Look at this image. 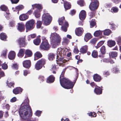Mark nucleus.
<instances>
[{"label": "nucleus", "instance_id": "23", "mask_svg": "<svg viewBox=\"0 0 121 121\" xmlns=\"http://www.w3.org/2000/svg\"><path fill=\"white\" fill-rule=\"evenodd\" d=\"M101 90L100 87H95L94 91L96 94L99 95L101 94L102 92Z\"/></svg>", "mask_w": 121, "mask_h": 121}, {"label": "nucleus", "instance_id": "28", "mask_svg": "<svg viewBox=\"0 0 121 121\" xmlns=\"http://www.w3.org/2000/svg\"><path fill=\"white\" fill-rule=\"evenodd\" d=\"M87 50V46L85 45L82 47L80 49V52L82 53H86Z\"/></svg>", "mask_w": 121, "mask_h": 121}, {"label": "nucleus", "instance_id": "46", "mask_svg": "<svg viewBox=\"0 0 121 121\" xmlns=\"http://www.w3.org/2000/svg\"><path fill=\"white\" fill-rule=\"evenodd\" d=\"M116 41L117 43L118 44L120 45L121 43V37L119 36L116 38Z\"/></svg>", "mask_w": 121, "mask_h": 121}, {"label": "nucleus", "instance_id": "25", "mask_svg": "<svg viewBox=\"0 0 121 121\" xmlns=\"http://www.w3.org/2000/svg\"><path fill=\"white\" fill-rule=\"evenodd\" d=\"M94 80L96 82H99L101 80L100 77L97 74H95L93 76Z\"/></svg>", "mask_w": 121, "mask_h": 121}, {"label": "nucleus", "instance_id": "54", "mask_svg": "<svg viewBox=\"0 0 121 121\" xmlns=\"http://www.w3.org/2000/svg\"><path fill=\"white\" fill-rule=\"evenodd\" d=\"M41 114V112L39 111H37L35 113L36 115L38 116H40Z\"/></svg>", "mask_w": 121, "mask_h": 121}, {"label": "nucleus", "instance_id": "45", "mask_svg": "<svg viewBox=\"0 0 121 121\" xmlns=\"http://www.w3.org/2000/svg\"><path fill=\"white\" fill-rule=\"evenodd\" d=\"M118 10V9L116 7H113L111 9V11L113 13H117Z\"/></svg>", "mask_w": 121, "mask_h": 121}, {"label": "nucleus", "instance_id": "43", "mask_svg": "<svg viewBox=\"0 0 121 121\" xmlns=\"http://www.w3.org/2000/svg\"><path fill=\"white\" fill-rule=\"evenodd\" d=\"M105 49L104 46H102L100 49V51L101 53L102 54H104L105 52Z\"/></svg>", "mask_w": 121, "mask_h": 121}, {"label": "nucleus", "instance_id": "60", "mask_svg": "<svg viewBox=\"0 0 121 121\" xmlns=\"http://www.w3.org/2000/svg\"><path fill=\"white\" fill-rule=\"evenodd\" d=\"M63 42L67 44L69 42V40L66 38H64L63 39Z\"/></svg>", "mask_w": 121, "mask_h": 121}, {"label": "nucleus", "instance_id": "13", "mask_svg": "<svg viewBox=\"0 0 121 121\" xmlns=\"http://www.w3.org/2000/svg\"><path fill=\"white\" fill-rule=\"evenodd\" d=\"M86 15V13L85 11L84 10L81 11L79 14V18L80 20L82 21L84 19Z\"/></svg>", "mask_w": 121, "mask_h": 121}, {"label": "nucleus", "instance_id": "61", "mask_svg": "<svg viewBox=\"0 0 121 121\" xmlns=\"http://www.w3.org/2000/svg\"><path fill=\"white\" fill-rule=\"evenodd\" d=\"M32 12L33 11L31 9H30L28 11L26 14L27 15H30L32 13Z\"/></svg>", "mask_w": 121, "mask_h": 121}, {"label": "nucleus", "instance_id": "14", "mask_svg": "<svg viewBox=\"0 0 121 121\" xmlns=\"http://www.w3.org/2000/svg\"><path fill=\"white\" fill-rule=\"evenodd\" d=\"M32 9L34 10L35 8H37L38 10H42L43 8V7L41 4H35L32 5Z\"/></svg>", "mask_w": 121, "mask_h": 121}, {"label": "nucleus", "instance_id": "30", "mask_svg": "<svg viewBox=\"0 0 121 121\" xmlns=\"http://www.w3.org/2000/svg\"><path fill=\"white\" fill-rule=\"evenodd\" d=\"M46 82L48 83H51L53 82V75H50L47 78Z\"/></svg>", "mask_w": 121, "mask_h": 121}, {"label": "nucleus", "instance_id": "3", "mask_svg": "<svg viewBox=\"0 0 121 121\" xmlns=\"http://www.w3.org/2000/svg\"><path fill=\"white\" fill-rule=\"evenodd\" d=\"M42 42L39 46L41 50L47 51L50 49V46L45 37H42Z\"/></svg>", "mask_w": 121, "mask_h": 121}, {"label": "nucleus", "instance_id": "32", "mask_svg": "<svg viewBox=\"0 0 121 121\" xmlns=\"http://www.w3.org/2000/svg\"><path fill=\"white\" fill-rule=\"evenodd\" d=\"M64 5L65 10L68 9L71 7L70 4L67 2H64Z\"/></svg>", "mask_w": 121, "mask_h": 121}, {"label": "nucleus", "instance_id": "7", "mask_svg": "<svg viewBox=\"0 0 121 121\" xmlns=\"http://www.w3.org/2000/svg\"><path fill=\"white\" fill-rule=\"evenodd\" d=\"M16 42L20 48L25 47L26 45L25 38L24 37L19 38L17 40Z\"/></svg>", "mask_w": 121, "mask_h": 121}, {"label": "nucleus", "instance_id": "55", "mask_svg": "<svg viewBox=\"0 0 121 121\" xmlns=\"http://www.w3.org/2000/svg\"><path fill=\"white\" fill-rule=\"evenodd\" d=\"M4 112L2 110H0V119H1L3 117Z\"/></svg>", "mask_w": 121, "mask_h": 121}, {"label": "nucleus", "instance_id": "41", "mask_svg": "<svg viewBox=\"0 0 121 121\" xmlns=\"http://www.w3.org/2000/svg\"><path fill=\"white\" fill-rule=\"evenodd\" d=\"M24 6L22 5H19L16 6L15 9L16 10H18V11L20 10H22L24 8Z\"/></svg>", "mask_w": 121, "mask_h": 121}, {"label": "nucleus", "instance_id": "39", "mask_svg": "<svg viewBox=\"0 0 121 121\" xmlns=\"http://www.w3.org/2000/svg\"><path fill=\"white\" fill-rule=\"evenodd\" d=\"M0 9L2 11H5L7 10L8 8L5 5H3L0 6Z\"/></svg>", "mask_w": 121, "mask_h": 121}, {"label": "nucleus", "instance_id": "50", "mask_svg": "<svg viewBox=\"0 0 121 121\" xmlns=\"http://www.w3.org/2000/svg\"><path fill=\"white\" fill-rule=\"evenodd\" d=\"M12 68L15 69H18V65L17 63L14 64L12 66Z\"/></svg>", "mask_w": 121, "mask_h": 121}, {"label": "nucleus", "instance_id": "40", "mask_svg": "<svg viewBox=\"0 0 121 121\" xmlns=\"http://www.w3.org/2000/svg\"><path fill=\"white\" fill-rule=\"evenodd\" d=\"M111 31L108 29H106L104 31V34L105 35H108L111 33Z\"/></svg>", "mask_w": 121, "mask_h": 121}, {"label": "nucleus", "instance_id": "24", "mask_svg": "<svg viewBox=\"0 0 121 121\" xmlns=\"http://www.w3.org/2000/svg\"><path fill=\"white\" fill-rule=\"evenodd\" d=\"M25 51V49H21L17 54L18 56L19 57H22L24 55Z\"/></svg>", "mask_w": 121, "mask_h": 121}, {"label": "nucleus", "instance_id": "58", "mask_svg": "<svg viewBox=\"0 0 121 121\" xmlns=\"http://www.w3.org/2000/svg\"><path fill=\"white\" fill-rule=\"evenodd\" d=\"M9 25L11 27H13L15 26L14 22L13 21H11L10 22Z\"/></svg>", "mask_w": 121, "mask_h": 121}, {"label": "nucleus", "instance_id": "29", "mask_svg": "<svg viewBox=\"0 0 121 121\" xmlns=\"http://www.w3.org/2000/svg\"><path fill=\"white\" fill-rule=\"evenodd\" d=\"M41 10H36L34 12V14L35 17L37 18L39 17L40 16V12Z\"/></svg>", "mask_w": 121, "mask_h": 121}, {"label": "nucleus", "instance_id": "48", "mask_svg": "<svg viewBox=\"0 0 121 121\" xmlns=\"http://www.w3.org/2000/svg\"><path fill=\"white\" fill-rule=\"evenodd\" d=\"M78 4L81 6H82L84 4L83 0H79L77 2Z\"/></svg>", "mask_w": 121, "mask_h": 121}, {"label": "nucleus", "instance_id": "22", "mask_svg": "<svg viewBox=\"0 0 121 121\" xmlns=\"http://www.w3.org/2000/svg\"><path fill=\"white\" fill-rule=\"evenodd\" d=\"M68 22H65L64 26H62L61 27L62 30L65 32H66L67 30V28L68 27Z\"/></svg>", "mask_w": 121, "mask_h": 121}, {"label": "nucleus", "instance_id": "64", "mask_svg": "<svg viewBox=\"0 0 121 121\" xmlns=\"http://www.w3.org/2000/svg\"><path fill=\"white\" fill-rule=\"evenodd\" d=\"M28 73V71L26 70H24V75L26 76Z\"/></svg>", "mask_w": 121, "mask_h": 121}, {"label": "nucleus", "instance_id": "42", "mask_svg": "<svg viewBox=\"0 0 121 121\" xmlns=\"http://www.w3.org/2000/svg\"><path fill=\"white\" fill-rule=\"evenodd\" d=\"M98 55V53L97 51L95 50H94L93 51L92 54V56L95 58H96Z\"/></svg>", "mask_w": 121, "mask_h": 121}, {"label": "nucleus", "instance_id": "2", "mask_svg": "<svg viewBox=\"0 0 121 121\" xmlns=\"http://www.w3.org/2000/svg\"><path fill=\"white\" fill-rule=\"evenodd\" d=\"M66 68H65L63 70L60 77V82L61 86L63 88L66 89L72 88L74 84L68 79L64 78L63 77Z\"/></svg>", "mask_w": 121, "mask_h": 121}, {"label": "nucleus", "instance_id": "62", "mask_svg": "<svg viewBox=\"0 0 121 121\" xmlns=\"http://www.w3.org/2000/svg\"><path fill=\"white\" fill-rule=\"evenodd\" d=\"M75 12L76 11L75 10H73L71 11L70 14L72 15H73L75 14Z\"/></svg>", "mask_w": 121, "mask_h": 121}, {"label": "nucleus", "instance_id": "18", "mask_svg": "<svg viewBox=\"0 0 121 121\" xmlns=\"http://www.w3.org/2000/svg\"><path fill=\"white\" fill-rule=\"evenodd\" d=\"M42 57V55L41 53L39 52H37L34 54V60H37Z\"/></svg>", "mask_w": 121, "mask_h": 121}, {"label": "nucleus", "instance_id": "63", "mask_svg": "<svg viewBox=\"0 0 121 121\" xmlns=\"http://www.w3.org/2000/svg\"><path fill=\"white\" fill-rule=\"evenodd\" d=\"M39 79L42 82H43L44 81V78L43 76H40L39 77Z\"/></svg>", "mask_w": 121, "mask_h": 121}, {"label": "nucleus", "instance_id": "47", "mask_svg": "<svg viewBox=\"0 0 121 121\" xmlns=\"http://www.w3.org/2000/svg\"><path fill=\"white\" fill-rule=\"evenodd\" d=\"M5 75L4 72L2 71L1 69L0 68V79L1 78V77H4Z\"/></svg>", "mask_w": 121, "mask_h": 121}, {"label": "nucleus", "instance_id": "27", "mask_svg": "<svg viewBox=\"0 0 121 121\" xmlns=\"http://www.w3.org/2000/svg\"><path fill=\"white\" fill-rule=\"evenodd\" d=\"M116 42L114 41L109 40L108 41V45L110 47L114 46Z\"/></svg>", "mask_w": 121, "mask_h": 121}, {"label": "nucleus", "instance_id": "21", "mask_svg": "<svg viewBox=\"0 0 121 121\" xmlns=\"http://www.w3.org/2000/svg\"><path fill=\"white\" fill-rule=\"evenodd\" d=\"M91 38L92 36L91 34L90 33H87L85 35L84 39L86 42H87Z\"/></svg>", "mask_w": 121, "mask_h": 121}, {"label": "nucleus", "instance_id": "6", "mask_svg": "<svg viewBox=\"0 0 121 121\" xmlns=\"http://www.w3.org/2000/svg\"><path fill=\"white\" fill-rule=\"evenodd\" d=\"M46 60L44 58H42L38 60L35 65V68L39 70L41 69L46 63Z\"/></svg>", "mask_w": 121, "mask_h": 121}, {"label": "nucleus", "instance_id": "59", "mask_svg": "<svg viewBox=\"0 0 121 121\" xmlns=\"http://www.w3.org/2000/svg\"><path fill=\"white\" fill-rule=\"evenodd\" d=\"M36 35L35 34H31L29 35V38H31V39L34 38L36 37Z\"/></svg>", "mask_w": 121, "mask_h": 121}, {"label": "nucleus", "instance_id": "8", "mask_svg": "<svg viewBox=\"0 0 121 121\" xmlns=\"http://www.w3.org/2000/svg\"><path fill=\"white\" fill-rule=\"evenodd\" d=\"M91 2L89 6L90 9L92 11L96 9L99 6V2L96 0H91Z\"/></svg>", "mask_w": 121, "mask_h": 121}, {"label": "nucleus", "instance_id": "11", "mask_svg": "<svg viewBox=\"0 0 121 121\" xmlns=\"http://www.w3.org/2000/svg\"><path fill=\"white\" fill-rule=\"evenodd\" d=\"M23 66L26 68L29 69L31 66V63L30 60H26L22 62Z\"/></svg>", "mask_w": 121, "mask_h": 121}, {"label": "nucleus", "instance_id": "9", "mask_svg": "<svg viewBox=\"0 0 121 121\" xmlns=\"http://www.w3.org/2000/svg\"><path fill=\"white\" fill-rule=\"evenodd\" d=\"M61 40V38L59 35L55 33H53V45H58Z\"/></svg>", "mask_w": 121, "mask_h": 121}, {"label": "nucleus", "instance_id": "44", "mask_svg": "<svg viewBox=\"0 0 121 121\" xmlns=\"http://www.w3.org/2000/svg\"><path fill=\"white\" fill-rule=\"evenodd\" d=\"M1 67L2 69L4 70H5L7 69L8 68V66L7 64H6L4 63L3 64L1 65Z\"/></svg>", "mask_w": 121, "mask_h": 121}, {"label": "nucleus", "instance_id": "4", "mask_svg": "<svg viewBox=\"0 0 121 121\" xmlns=\"http://www.w3.org/2000/svg\"><path fill=\"white\" fill-rule=\"evenodd\" d=\"M42 19L44 24L47 26L50 24L51 23L52 20V17L49 14L44 13L43 15Z\"/></svg>", "mask_w": 121, "mask_h": 121}, {"label": "nucleus", "instance_id": "38", "mask_svg": "<svg viewBox=\"0 0 121 121\" xmlns=\"http://www.w3.org/2000/svg\"><path fill=\"white\" fill-rule=\"evenodd\" d=\"M7 50L6 49H5L3 51L2 54H1V57H6V54L7 52Z\"/></svg>", "mask_w": 121, "mask_h": 121}, {"label": "nucleus", "instance_id": "36", "mask_svg": "<svg viewBox=\"0 0 121 121\" xmlns=\"http://www.w3.org/2000/svg\"><path fill=\"white\" fill-rule=\"evenodd\" d=\"M42 22L40 21H38L36 23V27L37 28H40L41 26Z\"/></svg>", "mask_w": 121, "mask_h": 121}, {"label": "nucleus", "instance_id": "26", "mask_svg": "<svg viewBox=\"0 0 121 121\" xmlns=\"http://www.w3.org/2000/svg\"><path fill=\"white\" fill-rule=\"evenodd\" d=\"M109 55L110 58H114L117 56V53L116 52H110Z\"/></svg>", "mask_w": 121, "mask_h": 121}, {"label": "nucleus", "instance_id": "34", "mask_svg": "<svg viewBox=\"0 0 121 121\" xmlns=\"http://www.w3.org/2000/svg\"><path fill=\"white\" fill-rule=\"evenodd\" d=\"M102 31L100 30L96 31L94 33V35L95 36H98L101 35L102 34Z\"/></svg>", "mask_w": 121, "mask_h": 121}, {"label": "nucleus", "instance_id": "57", "mask_svg": "<svg viewBox=\"0 0 121 121\" xmlns=\"http://www.w3.org/2000/svg\"><path fill=\"white\" fill-rule=\"evenodd\" d=\"M17 100V98L15 97H14L13 98L10 100V101L11 102H14Z\"/></svg>", "mask_w": 121, "mask_h": 121}, {"label": "nucleus", "instance_id": "5", "mask_svg": "<svg viewBox=\"0 0 121 121\" xmlns=\"http://www.w3.org/2000/svg\"><path fill=\"white\" fill-rule=\"evenodd\" d=\"M35 20L32 19L27 22L25 24L26 32L34 28Z\"/></svg>", "mask_w": 121, "mask_h": 121}, {"label": "nucleus", "instance_id": "20", "mask_svg": "<svg viewBox=\"0 0 121 121\" xmlns=\"http://www.w3.org/2000/svg\"><path fill=\"white\" fill-rule=\"evenodd\" d=\"M7 36L5 33L2 32L0 34V39L2 40L6 41Z\"/></svg>", "mask_w": 121, "mask_h": 121}, {"label": "nucleus", "instance_id": "1", "mask_svg": "<svg viewBox=\"0 0 121 121\" xmlns=\"http://www.w3.org/2000/svg\"><path fill=\"white\" fill-rule=\"evenodd\" d=\"M29 100L27 97L24 100V105L20 107L19 110V113L21 118L25 120L27 118V116L28 114V111L30 113L29 114L28 117L30 118L32 116V113L31 108L29 104Z\"/></svg>", "mask_w": 121, "mask_h": 121}, {"label": "nucleus", "instance_id": "51", "mask_svg": "<svg viewBox=\"0 0 121 121\" xmlns=\"http://www.w3.org/2000/svg\"><path fill=\"white\" fill-rule=\"evenodd\" d=\"M104 41H100L98 43L97 45V46L99 47L101 46L104 43Z\"/></svg>", "mask_w": 121, "mask_h": 121}, {"label": "nucleus", "instance_id": "52", "mask_svg": "<svg viewBox=\"0 0 121 121\" xmlns=\"http://www.w3.org/2000/svg\"><path fill=\"white\" fill-rule=\"evenodd\" d=\"M13 4H17L19 1V0H10Z\"/></svg>", "mask_w": 121, "mask_h": 121}, {"label": "nucleus", "instance_id": "12", "mask_svg": "<svg viewBox=\"0 0 121 121\" xmlns=\"http://www.w3.org/2000/svg\"><path fill=\"white\" fill-rule=\"evenodd\" d=\"M83 32V30L82 28L78 27L76 28L75 30V33L76 35L78 36L82 35Z\"/></svg>", "mask_w": 121, "mask_h": 121}, {"label": "nucleus", "instance_id": "10", "mask_svg": "<svg viewBox=\"0 0 121 121\" xmlns=\"http://www.w3.org/2000/svg\"><path fill=\"white\" fill-rule=\"evenodd\" d=\"M17 30L20 32H23L25 30V26L23 23H18L17 26Z\"/></svg>", "mask_w": 121, "mask_h": 121}, {"label": "nucleus", "instance_id": "49", "mask_svg": "<svg viewBox=\"0 0 121 121\" xmlns=\"http://www.w3.org/2000/svg\"><path fill=\"white\" fill-rule=\"evenodd\" d=\"M98 38H94L91 39L90 41V42L92 44H94L98 40Z\"/></svg>", "mask_w": 121, "mask_h": 121}, {"label": "nucleus", "instance_id": "53", "mask_svg": "<svg viewBox=\"0 0 121 121\" xmlns=\"http://www.w3.org/2000/svg\"><path fill=\"white\" fill-rule=\"evenodd\" d=\"M113 72L115 73H118L119 72V69L117 68H115L113 69Z\"/></svg>", "mask_w": 121, "mask_h": 121}, {"label": "nucleus", "instance_id": "19", "mask_svg": "<svg viewBox=\"0 0 121 121\" xmlns=\"http://www.w3.org/2000/svg\"><path fill=\"white\" fill-rule=\"evenodd\" d=\"M40 36L39 35L37 37L33 40L34 44L36 45H38L41 42Z\"/></svg>", "mask_w": 121, "mask_h": 121}, {"label": "nucleus", "instance_id": "37", "mask_svg": "<svg viewBox=\"0 0 121 121\" xmlns=\"http://www.w3.org/2000/svg\"><path fill=\"white\" fill-rule=\"evenodd\" d=\"M65 19L64 17H62L59 18L58 20V22L60 25H62L63 23L64 20Z\"/></svg>", "mask_w": 121, "mask_h": 121}, {"label": "nucleus", "instance_id": "31", "mask_svg": "<svg viewBox=\"0 0 121 121\" xmlns=\"http://www.w3.org/2000/svg\"><path fill=\"white\" fill-rule=\"evenodd\" d=\"M25 53L26 55L28 57L31 56L32 55V51L28 49L26 50Z\"/></svg>", "mask_w": 121, "mask_h": 121}, {"label": "nucleus", "instance_id": "16", "mask_svg": "<svg viewBox=\"0 0 121 121\" xmlns=\"http://www.w3.org/2000/svg\"><path fill=\"white\" fill-rule=\"evenodd\" d=\"M29 17V15L26 14H23L20 16L19 19L21 21H24L27 19Z\"/></svg>", "mask_w": 121, "mask_h": 121}, {"label": "nucleus", "instance_id": "56", "mask_svg": "<svg viewBox=\"0 0 121 121\" xmlns=\"http://www.w3.org/2000/svg\"><path fill=\"white\" fill-rule=\"evenodd\" d=\"M90 27L92 28L94 26L95 24V22L94 21H91L90 23Z\"/></svg>", "mask_w": 121, "mask_h": 121}, {"label": "nucleus", "instance_id": "33", "mask_svg": "<svg viewBox=\"0 0 121 121\" xmlns=\"http://www.w3.org/2000/svg\"><path fill=\"white\" fill-rule=\"evenodd\" d=\"M6 83L7 85L9 87L11 88V87H14V85H15V83L14 82H9V81H7L6 82Z\"/></svg>", "mask_w": 121, "mask_h": 121}, {"label": "nucleus", "instance_id": "35", "mask_svg": "<svg viewBox=\"0 0 121 121\" xmlns=\"http://www.w3.org/2000/svg\"><path fill=\"white\" fill-rule=\"evenodd\" d=\"M48 59L50 61H52L53 60V53H50L48 55Z\"/></svg>", "mask_w": 121, "mask_h": 121}, {"label": "nucleus", "instance_id": "17", "mask_svg": "<svg viewBox=\"0 0 121 121\" xmlns=\"http://www.w3.org/2000/svg\"><path fill=\"white\" fill-rule=\"evenodd\" d=\"M15 53L13 51L10 52L8 55V57L10 60H13L15 58Z\"/></svg>", "mask_w": 121, "mask_h": 121}, {"label": "nucleus", "instance_id": "15", "mask_svg": "<svg viewBox=\"0 0 121 121\" xmlns=\"http://www.w3.org/2000/svg\"><path fill=\"white\" fill-rule=\"evenodd\" d=\"M23 89L20 87H17L14 89L13 90V93L15 95L19 94L22 92Z\"/></svg>", "mask_w": 121, "mask_h": 121}]
</instances>
